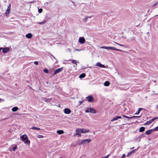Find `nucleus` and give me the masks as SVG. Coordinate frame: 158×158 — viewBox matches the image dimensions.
I'll return each mask as SVG.
<instances>
[{
	"mask_svg": "<svg viewBox=\"0 0 158 158\" xmlns=\"http://www.w3.org/2000/svg\"><path fill=\"white\" fill-rule=\"evenodd\" d=\"M70 60L73 63L75 64L76 66H77V63H79L78 61H77L75 60Z\"/></svg>",
	"mask_w": 158,
	"mask_h": 158,
	"instance_id": "obj_20",
	"label": "nucleus"
},
{
	"mask_svg": "<svg viewBox=\"0 0 158 158\" xmlns=\"http://www.w3.org/2000/svg\"><path fill=\"white\" fill-rule=\"evenodd\" d=\"M21 140L25 144L29 145L30 143V141L28 139L27 135L26 134L23 135L20 137Z\"/></svg>",
	"mask_w": 158,
	"mask_h": 158,
	"instance_id": "obj_2",
	"label": "nucleus"
},
{
	"mask_svg": "<svg viewBox=\"0 0 158 158\" xmlns=\"http://www.w3.org/2000/svg\"><path fill=\"white\" fill-rule=\"evenodd\" d=\"M64 112L66 114H69L71 113V110L70 109L66 108L64 109Z\"/></svg>",
	"mask_w": 158,
	"mask_h": 158,
	"instance_id": "obj_11",
	"label": "nucleus"
},
{
	"mask_svg": "<svg viewBox=\"0 0 158 158\" xmlns=\"http://www.w3.org/2000/svg\"><path fill=\"white\" fill-rule=\"evenodd\" d=\"M78 41L80 43L82 44L85 43V40L84 37H80Z\"/></svg>",
	"mask_w": 158,
	"mask_h": 158,
	"instance_id": "obj_10",
	"label": "nucleus"
},
{
	"mask_svg": "<svg viewBox=\"0 0 158 158\" xmlns=\"http://www.w3.org/2000/svg\"><path fill=\"white\" fill-rule=\"evenodd\" d=\"M100 48L102 49H109V50H116V51H122V50L120 49H118L114 47H110V46H108V47H106V46H102L100 47Z\"/></svg>",
	"mask_w": 158,
	"mask_h": 158,
	"instance_id": "obj_3",
	"label": "nucleus"
},
{
	"mask_svg": "<svg viewBox=\"0 0 158 158\" xmlns=\"http://www.w3.org/2000/svg\"><path fill=\"white\" fill-rule=\"evenodd\" d=\"M157 3H158V2H156V3H155V4H154L152 6V7H154V6H156L157 5Z\"/></svg>",
	"mask_w": 158,
	"mask_h": 158,
	"instance_id": "obj_38",
	"label": "nucleus"
},
{
	"mask_svg": "<svg viewBox=\"0 0 158 158\" xmlns=\"http://www.w3.org/2000/svg\"><path fill=\"white\" fill-rule=\"evenodd\" d=\"M92 17V16H86L82 19V21L84 22H86L87 21L88 19H91Z\"/></svg>",
	"mask_w": 158,
	"mask_h": 158,
	"instance_id": "obj_7",
	"label": "nucleus"
},
{
	"mask_svg": "<svg viewBox=\"0 0 158 158\" xmlns=\"http://www.w3.org/2000/svg\"><path fill=\"white\" fill-rule=\"evenodd\" d=\"M63 68L61 67L60 68L56 69L54 72V74H56L62 71L63 70Z\"/></svg>",
	"mask_w": 158,
	"mask_h": 158,
	"instance_id": "obj_8",
	"label": "nucleus"
},
{
	"mask_svg": "<svg viewBox=\"0 0 158 158\" xmlns=\"http://www.w3.org/2000/svg\"><path fill=\"white\" fill-rule=\"evenodd\" d=\"M96 65L101 68H106V66L101 64L100 62H98L96 64Z\"/></svg>",
	"mask_w": 158,
	"mask_h": 158,
	"instance_id": "obj_13",
	"label": "nucleus"
},
{
	"mask_svg": "<svg viewBox=\"0 0 158 158\" xmlns=\"http://www.w3.org/2000/svg\"><path fill=\"white\" fill-rule=\"evenodd\" d=\"M85 113H95L96 111L93 108H90L87 110L85 111Z\"/></svg>",
	"mask_w": 158,
	"mask_h": 158,
	"instance_id": "obj_4",
	"label": "nucleus"
},
{
	"mask_svg": "<svg viewBox=\"0 0 158 158\" xmlns=\"http://www.w3.org/2000/svg\"><path fill=\"white\" fill-rule=\"evenodd\" d=\"M89 130L85 128H77L76 130V133L75 134L76 136L77 135L79 137L81 136V133H85L89 132Z\"/></svg>",
	"mask_w": 158,
	"mask_h": 158,
	"instance_id": "obj_1",
	"label": "nucleus"
},
{
	"mask_svg": "<svg viewBox=\"0 0 158 158\" xmlns=\"http://www.w3.org/2000/svg\"><path fill=\"white\" fill-rule=\"evenodd\" d=\"M25 36L27 38L31 39L32 37V35L31 33H29L27 34Z\"/></svg>",
	"mask_w": 158,
	"mask_h": 158,
	"instance_id": "obj_17",
	"label": "nucleus"
},
{
	"mask_svg": "<svg viewBox=\"0 0 158 158\" xmlns=\"http://www.w3.org/2000/svg\"><path fill=\"white\" fill-rule=\"evenodd\" d=\"M37 137L39 138H44V136L41 135H37Z\"/></svg>",
	"mask_w": 158,
	"mask_h": 158,
	"instance_id": "obj_27",
	"label": "nucleus"
},
{
	"mask_svg": "<svg viewBox=\"0 0 158 158\" xmlns=\"http://www.w3.org/2000/svg\"><path fill=\"white\" fill-rule=\"evenodd\" d=\"M18 108L17 107L15 106L13 107L12 109V110L13 112H15L18 110Z\"/></svg>",
	"mask_w": 158,
	"mask_h": 158,
	"instance_id": "obj_22",
	"label": "nucleus"
},
{
	"mask_svg": "<svg viewBox=\"0 0 158 158\" xmlns=\"http://www.w3.org/2000/svg\"><path fill=\"white\" fill-rule=\"evenodd\" d=\"M43 11V9H40L38 10V12L40 13H41Z\"/></svg>",
	"mask_w": 158,
	"mask_h": 158,
	"instance_id": "obj_34",
	"label": "nucleus"
},
{
	"mask_svg": "<svg viewBox=\"0 0 158 158\" xmlns=\"http://www.w3.org/2000/svg\"><path fill=\"white\" fill-rule=\"evenodd\" d=\"M122 118L120 116H116L113 118L111 120V122H113L114 121L117 120H118V119H121Z\"/></svg>",
	"mask_w": 158,
	"mask_h": 158,
	"instance_id": "obj_14",
	"label": "nucleus"
},
{
	"mask_svg": "<svg viewBox=\"0 0 158 158\" xmlns=\"http://www.w3.org/2000/svg\"><path fill=\"white\" fill-rule=\"evenodd\" d=\"M2 48V52L4 53H7L10 51V48L8 47Z\"/></svg>",
	"mask_w": 158,
	"mask_h": 158,
	"instance_id": "obj_9",
	"label": "nucleus"
},
{
	"mask_svg": "<svg viewBox=\"0 0 158 158\" xmlns=\"http://www.w3.org/2000/svg\"><path fill=\"white\" fill-rule=\"evenodd\" d=\"M2 48H0V52L2 50Z\"/></svg>",
	"mask_w": 158,
	"mask_h": 158,
	"instance_id": "obj_43",
	"label": "nucleus"
},
{
	"mask_svg": "<svg viewBox=\"0 0 158 158\" xmlns=\"http://www.w3.org/2000/svg\"><path fill=\"white\" fill-rule=\"evenodd\" d=\"M136 150H137V149H135V150H134L132 151L131 152V154L135 153V152L136 151Z\"/></svg>",
	"mask_w": 158,
	"mask_h": 158,
	"instance_id": "obj_35",
	"label": "nucleus"
},
{
	"mask_svg": "<svg viewBox=\"0 0 158 158\" xmlns=\"http://www.w3.org/2000/svg\"><path fill=\"white\" fill-rule=\"evenodd\" d=\"M2 100V99L0 98V101L1 100Z\"/></svg>",
	"mask_w": 158,
	"mask_h": 158,
	"instance_id": "obj_48",
	"label": "nucleus"
},
{
	"mask_svg": "<svg viewBox=\"0 0 158 158\" xmlns=\"http://www.w3.org/2000/svg\"><path fill=\"white\" fill-rule=\"evenodd\" d=\"M140 139H139V141H140Z\"/></svg>",
	"mask_w": 158,
	"mask_h": 158,
	"instance_id": "obj_50",
	"label": "nucleus"
},
{
	"mask_svg": "<svg viewBox=\"0 0 158 158\" xmlns=\"http://www.w3.org/2000/svg\"><path fill=\"white\" fill-rule=\"evenodd\" d=\"M45 22H46V21H44L38 23L40 24H44V23H45Z\"/></svg>",
	"mask_w": 158,
	"mask_h": 158,
	"instance_id": "obj_32",
	"label": "nucleus"
},
{
	"mask_svg": "<svg viewBox=\"0 0 158 158\" xmlns=\"http://www.w3.org/2000/svg\"><path fill=\"white\" fill-rule=\"evenodd\" d=\"M158 119V117L155 118L153 119H152L148 121H147L146 123H144L145 125H148L151 123L155 119Z\"/></svg>",
	"mask_w": 158,
	"mask_h": 158,
	"instance_id": "obj_5",
	"label": "nucleus"
},
{
	"mask_svg": "<svg viewBox=\"0 0 158 158\" xmlns=\"http://www.w3.org/2000/svg\"><path fill=\"white\" fill-rule=\"evenodd\" d=\"M85 77V73H82L79 76V77L81 78H84Z\"/></svg>",
	"mask_w": 158,
	"mask_h": 158,
	"instance_id": "obj_26",
	"label": "nucleus"
},
{
	"mask_svg": "<svg viewBox=\"0 0 158 158\" xmlns=\"http://www.w3.org/2000/svg\"><path fill=\"white\" fill-rule=\"evenodd\" d=\"M122 116L123 117H124L125 118H131L130 117H129L127 116H126L125 115H122Z\"/></svg>",
	"mask_w": 158,
	"mask_h": 158,
	"instance_id": "obj_33",
	"label": "nucleus"
},
{
	"mask_svg": "<svg viewBox=\"0 0 158 158\" xmlns=\"http://www.w3.org/2000/svg\"><path fill=\"white\" fill-rule=\"evenodd\" d=\"M114 43L115 44H117V45H119V46H123V47L124 46H123V45H121V44H118V43H116V42H114Z\"/></svg>",
	"mask_w": 158,
	"mask_h": 158,
	"instance_id": "obj_36",
	"label": "nucleus"
},
{
	"mask_svg": "<svg viewBox=\"0 0 158 158\" xmlns=\"http://www.w3.org/2000/svg\"><path fill=\"white\" fill-rule=\"evenodd\" d=\"M88 99V101L89 102H92L93 101L94 98L92 96H89L87 97Z\"/></svg>",
	"mask_w": 158,
	"mask_h": 158,
	"instance_id": "obj_12",
	"label": "nucleus"
},
{
	"mask_svg": "<svg viewBox=\"0 0 158 158\" xmlns=\"http://www.w3.org/2000/svg\"><path fill=\"white\" fill-rule=\"evenodd\" d=\"M76 50L77 51H81V49H76Z\"/></svg>",
	"mask_w": 158,
	"mask_h": 158,
	"instance_id": "obj_41",
	"label": "nucleus"
},
{
	"mask_svg": "<svg viewBox=\"0 0 158 158\" xmlns=\"http://www.w3.org/2000/svg\"><path fill=\"white\" fill-rule=\"evenodd\" d=\"M77 143L78 145H83V139H81L78 140L77 142Z\"/></svg>",
	"mask_w": 158,
	"mask_h": 158,
	"instance_id": "obj_15",
	"label": "nucleus"
},
{
	"mask_svg": "<svg viewBox=\"0 0 158 158\" xmlns=\"http://www.w3.org/2000/svg\"><path fill=\"white\" fill-rule=\"evenodd\" d=\"M79 102H80V104H81L83 102H80V101Z\"/></svg>",
	"mask_w": 158,
	"mask_h": 158,
	"instance_id": "obj_44",
	"label": "nucleus"
},
{
	"mask_svg": "<svg viewBox=\"0 0 158 158\" xmlns=\"http://www.w3.org/2000/svg\"><path fill=\"white\" fill-rule=\"evenodd\" d=\"M53 57L56 60V59L55 58V57L54 56H53Z\"/></svg>",
	"mask_w": 158,
	"mask_h": 158,
	"instance_id": "obj_46",
	"label": "nucleus"
},
{
	"mask_svg": "<svg viewBox=\"0 0 158 158\" xmlns=\"http://www.w3.org/2000/svg\"><path fill=\"white\" fill-rule=\"evenodd\" d=\"M145 130V127H141L139 129V131L142 132L144 131Z\"/></svg>",
	"mask_w": 158,
	"mask_h": 158,
	"instance_id": "obj_23",
	"label": "nucleus"
},
{
	"mask_svg": "<svg viewBox=\"0 0 158 158\" xmlns=\"http://www.w3.org/2000/svg\"><path fill=\"white\" fill-rule=\"evenodd\" d=\"M44 73H48V69H44Z\"/></svg>",
	"mask_w": 158,
	"mask_h": 158,
	"instance_id": "obj_28",
	"label": "nucleus"
},
{
	"mask_svg": "<svg viewBox=\"0 0 158 158\" xmlns=\"http://www.w3.org/2000/svg\"><path fill=\"white\" fill-rule=\"evenodd\" d=\"M34 63L36 65H38V63L37 61H35Z\"/></svg>",
	"mask_w": 158,
	"mask_h": 158,
	"instance_id": "obj_40",
	"label": "nucleus"
},
{
	"mask_svg": "<svg viewBox=\"0 0 158 158\" xmlns=\"http://www.w3.org/2000/svg\"><path fill=\"white\" fill-rule=\"evenodd\" d=\"M110 85V82L109 81H105L104 84V85L105 86H109Z\"/></svg>",
	"mask_w": 158,
	"mask_h": 158,
	"instance_id": "obj_21",
	"label": "nucleus"
},
{
	"mask_svg": "<svg viewBox=\"0 0 158 158\" xmlns=\"http://www.w3.org/2000/svg\"><path fill=\"white\" fill-rule=\"evenodd\" d=\"M10 11V8L9 6L7 9L6 12V16H8V15L9 14V12Z\"/></svg>",
	"mask_w": 158,
	"mask_h": 158,
	"instance_id": "obj_18",
	"label": "nucleus"
},
{
	"mask_svg": "<svg viewBox=\"0 0 158 158\" xmlns=\"http://www.w3.org/2000/svg\"><path fill=\"white\" fill-rule=\"evenodd\" d=\"M134 147H132V148H131L130 149H134Z\"/></svg>",
	"mask_w": 158,
	"mask_h": 158,
	"instance_id": "obj_45",
	"label": "nucleus"
},
{
	"mask_svg": "<svg viewBox=\"0 0 158 158\" xmlns=\"http://www.w3.org/2000/svg\"><path fill=\"white\" fill-rule=\"evenodd\" d=\"M3 101H4V99H3Z\"/></svg>",
	"mask_w": 158,
	"mask_h": 158,
	"instance_id": "obj_49",
	"label": "nucleus"
},
{
	"mask_svg": "<svg viewBox=\"0 0 158 158\" xmlns=\"http://www.w3.org/2000/svg\"><path fill=\"white\" fill-rule=\"evenodd\" d=\"M153 131H158V126L155 128L153 129Z\"/></svg>",
	"mask_w": 158,
	"mask_h": 158,
	"instance_id": "obj_29",
	"label": "nucleus"
},
{
	"mask_svg": "<svg viewBox=\"0 0 158 158\" xmlns=\"http://www.w3.org/2000/svg\"><path fill=\"white\" fill-rule=\"evenodd\" d=\"M57 133L59 135H61L64 133V131L62 130H58L57 131Z\"/></svg>",
	"mask_w": 158,
	"mask_h": 158,
	"instance_id": "obj_19",
	"label": "nucleus"
},
{
	"mask_svg": "<svg viewBox=\"0 0 158 158\" xmlns=\"http://www.w3.org/2000/svg\"><path fill=\"white\" fill-rule=\"evenodd\" d=\"M83 145H84L87 144L89 143L91 141L90 139H83Z\"/></svg>",
	"mask_w": 158,
	"mask_h": 158,
	"instance_id": "obj_6",
	"label": "nucleus"
},
{
	"mask_svg": "<svg viewBox=\"0 0 158 158\" xmlns=\"http://www.w3.org/2000/svg\"><path fill=\"white\" fill-rule=\"evenodd\" d=\"M31 129L33 130H40V128L39 127H32Z\"/></svg>",
	"mask_w": 158,
	"mask_h": 158,
	"instance_id": "obj_25",
	"label": "nucleus"
},
{
	"mask_svg": "<svg viewBox=\"0 0 158 158\" xmlns=\"http://www.w3.org/2000/svg\"><path fill=\"white\" fill-rule=\"evenodd\" d=\"M125 156H126V155L125 154H123L122 156H121V157L122 158H125Z\"/></svg>",
	"mask_w": 158,
	"mask_h": 158,
	"instance_id": "obj_39",
	"label": "nucleus"
},
{
	"mask_svg": "<svg viewBox=\"0 0 158 158\" xmlns=\"http://www.w3.org/2000/svg\"><path fill=\"white\" fill-rule=\"evenodd\" d=\"M131 152H130L129 153H128L127 155V157H129V156L130 155H131Z\"/></svg>",
	"mask_w": 158,
	"mask_h": 158,
	"instance_id": "obj_37",
	"label": "nucleus"
},
{
	"mask_svg": "<svg viewBox=\"0 0 158 158\" xmlns=\"http://www.w3.org/2000/svg\"><path fill=\"white\" fill-rule=\"evenodd\" d=\"M62 158L60 157V158Z\"/></svg>",
	"mask_w": 158,
	"mask_h": 158,
	"instance_id": "obj_51",
	"label": "nucleus"
},
{
	"mask_svg": "<svg viewBox=\"0 0 158 158\" xmlns=\"http://www.w3.org/2000/svg\"><path fill=\"white\" fill-rule=\"evenodd\" d=\"M142 110V108H139L138 110V111L136 112L135 114V115H138L139 114L140 111Z\"/></svg>",
	"mask_w": 158,
	"mask_h": 158,
	"instance_id": "obj_24",
	"label": "nucleus"
},
{
	"mask_svg": "<svg viewBox=\"0 0 158 158\" xmlns=\"http://www.w3.org/2000/svg\"><path fill=\"white\" fill-rule=\"evenodd\" d=\"M17 146H16L13 147L12 148V150L15 151L17 149Z\"/></svg>",
	"mask_w": 158,
	"mask_h": 158,
	"instance_id": "obj_30",
	"label": "nucleus"
},
{
	"mask_svg": "<svg viewBox=\"0 0 158 158\" xmlns=\"http://www.w3.org/2000/svg\"><path fill=\"white\" fill-rule=\"evenodd\" d=\"M140 116H133L132 117H130V118H140Z\"/></svg>",
	"mask_w": 158,
	"mask_h": 158,
	"instance_id": "obj_31",
	"label": "nucleus"
},
{
	"mask_svg": "<svg viewBox=\"0 0 158 158\" xmlns=\"http://www.w3.org/2000/svg\"><path fill=\"white\" fill-rule=\"evenodd\" d=\"M153 131V129H150L148 130L145 132V134L147 135H149L151 134Z\"/></svg>",
	"mask_w": 158,
	"mask_h": 158,
	"instance_id": "obj_16",
	"label": "nucleus"
},
{
	"mask_svg": "<svg viewBox=\"0 0 158 158\" xmlns=\"http://www.w3.org/2000/svg\"><path fill=\"white\" fill-rule=\"evenodd\" d=\"M68 50L70 52H71V50L70 49H68Z\"/></svg>",
	"mask_w": 158,
	"mask_h": 158,
	"instance_id": "obj_42",
	"label": "nucleus"
},
{
	"mask_svg": "<svg viewBox=\"0 0 158 158\" xmlns=\"http://www.w3.org/2000/svg\"><path fill=\"white\" fill-rule=\"evenodd\" d=\"M157 108H158V105L157 106Z\"/></svg>",
	"mask_w": 158,
	"mask_h": 158,
	"instance_id": "obj_47",
	"label": "nucleus"
}]
</instances>
